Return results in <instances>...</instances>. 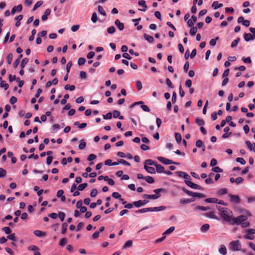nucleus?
I'll list each match as a JSON object with an SVG mask.
<instances>
[{
	"instance_id": "f257e3e1",
	"label": "nucleus",
	"mask_w": 255,
	"mask_h": 255,
	"mask_svg": "<svg viewBox=\"0 0 255 255\" xmlns=\"http://www.w3.org/2000/svg\"><path fill=\"white\" fill-rule=\"evenodd\" d=\"M218 209L220 211L221 218L231 224L233 218L232 212L228 208L220 206L218 207Z\"/></svg>"
},
{
	"instance_id": "f03ea898",
	"label": "nucleus",
	"mask_w": 255,
	"mask_h": 255,
	"mask_svg": "<svg viewBox=\"0 0 255 255\" xmlns=\"http://www.w3.org/2000/svg\"><path fill=\"white\" fill-rule=\"evenodd\" d=\"M247 215H241L235 218L233 217L231 224L232 225H241L242 227H247L250 226V223L247 221Z\"/></svg>"
},
{
	"instance_id": "7ed1b4c3",
	"label": "nucleus",
	"mask_w": 255,
	"mask_h": 255,
	"mask_svg": "<svg viewBox=\"0 0 255 255\" xmlns=\"http://www.w3.org/2000/svg\"><path fill=\"white\" fill-rule=\"evenodd\" d=\"M165 208L164 206H160L159 207H154V208H143L140 210H138L135 211L137 213H143L146 212L147 211H159L162 210H163Z\"/></svg>"
},
{
	"instance_id": "20e7f679",
	"label": "nucleus",
	"mask_w": 255,
	"mask_h": 255,
	"mask_svg": "<svg viewBox=\"0 0 255 255\" xmlns=\"http://www.w3.org/2000/svg\"><path fill=\"white\" fill-rule=\"evenodd\" d=\"M241 244L239 240L230 243V249L233 251H239L241 250Z\"/></svg>"
},
{
	"instance_id": "39448f33",
	"label": "nucleus",
	"mask_w": 255,
	"mask_h": 255,
	"mask_svg": "<svg viewBox=\"0 0 255 255\" xmlns=\"http://www.w3.org/2000/svg\"><path fill=\"white\" fill-rule=\"evenodd\" d=\"M163 190V189H161V188L155 189L153 190V192L156 193L155 194H154V195L145 194L144 195V197L147 198V199H156L160 197L161 195L160 194V192H161Z\"/></svg>"
},
{
	"instance_id": "423d86ee",
	"label": "nucleus",
	"mask_w": 255,
	"mask_h": 255,
	"mask_svg": "<svg viewBox=\"0 0 255 255\" xmlns=\"http://www.w3.org/2000/svg\"><path fill=\"white\" fill-rule=\"evenodd\" d=\"M254 234H255V229H249L247 231V233L245 236V238L249 240H253L254 238Z\"/></svg>"
},
{
	"instance_id": "0eeeda50",
	"label": "nucleus",
	"mask_w": 255,
	"mask_h": 255,
	"mask_svg": "<svg viewBox=\"0 0 255 255\" xmlns=\"http://www.w3.org/2000/svg\"><path fill=\"white\" fill-rule=\"evenodd\" d=\"M157 159L159 161L163 163V164L169 165L173 163V161L171 160L167 159L163 157H158Z\"/></svg>"
},
{
	"instance_id": "6e6552de",
	"label": "nucleus",
	"mask_w": 255,
	"mask_h": 255,
	"mask_svg": "<svg viewBox=\"0 0 255 255\" xmlns=\"http://www.w3.org/2000/svg\"><path fill=\"white\" fill-rule=\"evenodd\" d=\"M148 201L147 200H138L137 201L134 202L133 203V205H134L136 207H139L140 206H143L148 203Z\"/></svg>"
},
{
	"instance_id": "1a4fd4ad",
	"label": "nucleus",
	"mask_w": 255,
	"mask_h": 255,
	"mask_svg": "<svg viewBox=\"0 0 255 255\" xmlns=\"http://www.w3.org/2000/svg\"><path fill=\"white\" fill-rule=\"evenodd\" d=\"M197 21V17L195 15L191 16V19H190L187 21V25L189 27H192L194 25V23Z\"/></svg>"
},
{
	"instance_id": "9d476101",
	"label": "nucleus",
	"mask_w": 255,
	"mask_h": 255,
	"mask_svg": "<svg viewBox=\"0 0 255 255\" xmlns=\"http://www.w3.org/2000/svg\"><path fill=\"white\" fill-rule=\"evenodd\" d=\"M230 201L232 202L236 203H239L240 202V198L238 195H230Z\"/></svg>"
},
{
	"instance_id": "9b49d317",
	"label": "nucleus",
	"mask_w": 255,
	"mask_h": 255,
	"mask_svg": "<svg viewBox=\"0 0 255 255\" xmlns=\"http://www.w3.org/2000/svg\"><path fill=\"white\" fill-rule=\"evenodd\" d=\"M22 6L21 4H19L17 6H14L11 10V13L13 14L15 12H20L22 10Z\"/></svg>"
},
{
	"instance_id": "f8f14e48",
	"label": "nucleus",
	"mask_w": 255,
	"mask_h": 255,
	"mask_svg": "<svg viewBox=\"0 0 255 255\" xmlns=\"http://www.w3.org/2000/svg\"><path fill=\"white\" fill-rule=\"evenodd\" d=\"M115 24L117 25L120 30H123L124 28V24L123 23L120 22L119 19H116L115 21Z\"/></svg>"
},
{
	"instance_id": "ddd939ff",
	"label": "nucleus",
	"mask_w": 255,
	"mask_h": 255,
	"mask_svg": "<svg viewBox=\"0 0 255 255\" xmlns=\"http://www.w3.org/2000/svg\"><path fill=\"white\" fill-rule=\"evenodd\" d=\"M144 168L146 170V171L150 173L151 174H154L155 173V170L154 168L148 166H146V165H144Z\"/></svg>"
},
{
	"instance_id": "4468645a",
	"label": "nucleus",
	"mask_w": 255,
	"mask_h": 255,
	"mask_svg": "<svg viewBox=\"0 0 255 255\" xmlns=\"http://www.w3.org/2000/svg\"><path fill=\"white\" fill-rule=\"evenodd\" d=\"M195 200V198H191V199H181L180 200V203L181 204H188L191 202H192Z\"/></svg>"
},
{
	"instance_id": "2eb2a0df",
	"label": "nucleus",
	"mask_w": 255,
	"mask_h": 255,
	"mask_svg": "<svg viewBox=\"0 0 255 255\" xmlns=\"http://www.w3.org/2000/svg\"><path fill=\"white\" fill-rule=\"evenodd\" d=\"M155 166L156 167V171L158 173H163L164 172V168L162 165L156 163L155 164Z\"/></svg>"
},
{
	"instance_id": "dca6fc26",
	"label": "nucleus",
	"mask_w": 255,
	"mask_h": 255,
	"mask_svg": "<svg viewBox=\"0 0 255 255\" xmlns=\"http://www.w3.org/2000/svg\"><path fill=\"white\" fill-rule=\"evenodd\" d=\"M51 10L49 8L46 9L44 14L42 16V20L44 21L47 19L48 16L50 14Z\"/></svg>"
},
{
	"instance_id": "f3484780",
	"label": "nucleus",
	"mask_w": 255,
	"mask_h": 255,
	"mask_svg": "<svg viewBox=\"0 0 255 255\" xmlns=\"http://www.w3.org/2000/svg\"><path fill=\"white\" fill-rule=\"evenodd\" d=\"M255 37L251 33H245L244 39L246 41L253 40Z\"/></svg>"
},
{
	"instance_id": "a211bd4d",
	"label": "nucleus",
	"mask_w": 255,
	"mask_h": 255,
	"mask_svg": "<svg viewBox=\"0 0 255 255\" xmlns=\"http://www.w3.org/2000/svg\"><path fill=\"white\" fill-rule=\"evenodd\" d=\"M220 254H222L223 255H226L227 254V250L226 248L224 245H222L220 246V248L219 250Z\"/></svg>"
},
{
	"instance_id": "6ab92c4d",
	"label": "nucleus",
	"mask_w": 255,
	"mask_h": 255,
	"mask_svg": "<svg viewBox=\"0 0 255 255\" xmlns=\"http://www.w3.org/2000/svg\"><path fill=\"white\" fill-rule=\"evenodd\" d=\"M218 199L216 198H209L206 199L205 200V201L206 202L209 203H217L218 202Z\"/></svg>"
},
{
	"instance_id": "aec40b11",
	"label": "nucleus",
	"mask_w": 255,
	"mask_h": 255,
	"mask_svg": "<svg viewBox=\"0 0 255 255\" xmlns=\"http://www.w3.org/2000/svg\"><path fill=\"white\" fill-rule=\"evenodd\" d=\"M212 6L215 9H217L218 8L221 7L223 6L222 3H219L217 1H215L212 3Z\"/></svg>"
},
{
	"instance_id": "412c9836",
	"label": "nucleus",
	"mask_w": 255,
	"mask_h": 255,
	"mask_svg": "<svg viewBox=\"0 0 255 255\" xmlns=\"http://www.w3.org/2000/svg\"><path fill=\"white\" fill-rule=\"evenodd\" d=\"M144 38L150 43H152L154 41L153 37L148 34H144Z\"/></svg>"
},
{
	"instance_id": "4be33fe9",
	"label": "nucleus",
	"mask_w": 255,
	"mask_h": 255,
	"mask_svg": "<svg viewBox=\"0 0 255 255\" xmlns=\"http://www.w3.org/2000/svg\"><path fill=\"white\" fill-rule=\"evenodd\" d=\"M132 242L131 240H128L126 242V243L125 244V245L123 247V249H127L128 248H129L132 246Z\"/></svg>"
},
{
	"instance_id": "5701e85b",
	"label": "nucleus",
	"mask_w": 255,
	"mask_h": 255,
	"mask_svg": "<svg viewBox=\"0 0 255 255\" xmlns=\"http://www.w3.org/2000/svg\"><path fill=\"white\" fill-rule=\"evenodd\" d=\"M34 234L37 237H42L45 235V233L39 230H35L34 231Z\"/></svg>"
},
{
	"instance_id": "b1692460",
	"label": "nucleus",
	"mask_w": 255,
	"mask_h": 255,
	"mask_svg": "<svg viewBox=\"0 0 255 255\" xmlns=\"http://www.w3.org/2000/svg\"><path fill=\"white\" fill-rule=\"evenodd\" d=\"M209 228H210L209 225L208 224H205L202 225V227H201V231L202 232H205L209 229Z\"/></svg>"
},
{
	"instance_id": "393cba45",
	"label": "nucleus",
	"mask_w": 255,
	"mask_h": 255,
	"mask_svg": "<svg viewBox=\"0 0 255 255\" xmlns=\"http://www.w3.org/2000/svg\"><path fill=\"white\" fill-rule=\"evenodd\" d=\"M156 163H155L154 161L152 160L151 159H147L144 162V165H146V166L148 165H154L156 164Z\"/></svg>"
},
{
	"instance_id": "a878e982",
	"label": "nucleus",
	"mask_w": 255,
	"mask_h": 255,
	"mask_svg": "<svg viewBox=\"0 0 255 255\" xmlns=\"http://www.w3.org/2000/svg\"><path fill=\"white\" fill-rule=\"evenodd\" d=\"M191 29L190 30V34L192 35V36H194L195 35V34L197 33V27H195V26H192L191 27Z\"/></svg>"
},
{
	"instance_id": "bb28decb",
	"label": "nucleus",
	"mask_w": 255,
	"mask_h": 255,
	"mask_svg": "<svg viewBox=\"0 0 255 255\" xmlns=\"http://www.w3.org/2000/svg\"><path fill=\"white\" fill-rule=\"evenodd\" d=\"M210 209L209 207H204L201 206H198L195 208V210H202V211H207Z\"/></svg>"
},
{
	"instance_id": "cd10ccee",
	"label": "nucleus",
	"mask_w": 255,
	"mask_h": 255,
	"mask_svg": "<svg viewBox=\"0 0 255 255\" xmlns=\"http://www.w3.org/2000/svg\"><path fill=\"white\" fill-rule=\"evenodd\" d=\"M144 179L148 183H151H151H153L154 182V179L152 177H151V176H145L144 177Z\"/></svg>"
},
{
	"instance_id": "c85d7f7f",
	"label": "nucleus",
	"mask_w": 255,
	"mask_h": 255,
	"mask_svg": "<svg viewBox=\"0 0 255 255\" xmlns=\"http://www.w3.org/2000/svg\"><path fill=\"white\" fill-rule=\"evenodd\" d=\"M175 229V227H170L168 229H167L163 234L162 235H168V234H171V233H172L173 232V231Z\"/></svg>"
},
{
	"instance_id": "c756f323",
	"label": "nucleus",
	"mask_w": 255,
	"mask_h": 255,
	"mask_svg": "<svg viewBox=\"0 0 255 255\" xmlns=\"http://www.w3.org/2000/svg\"><path fill=\"white\" fill-rule=\"evenodd\" d=\"M68 226V224L66 223H64L62 225V231L61 233L62 234H65L67 231V228Z\"/></svg>"
},
{
	"instance_id": "7c9ffc66",
	"label": "nucleus",
	"mask_w": 255,
	"mask_h": 255,
	"mask_svg": "<svg viewBox=\"0 0 255 255\" xmlns=\"http://www.w3.org/2000/svg\"><path fill=\"white\" fill-rule=\"evenodd\" d=\"M67 243V239L66 238H63L60 240L59 246L63 247Z\"/></svg>"
},
{
	"instance_id": "2f4dec72",
	"label": "nucleus",
	"mask_w": 255,
	"mask_h": 255,
	"mask_svg": "<svg viewBox=\"0 0 255 255\" xmlns=\"http://www.w3.org/2000/svg\"><path fill=\"white\" fill-rule=\"evenodd\" d=\"M175 137L176 141L178 143H180L182 140V136H181V134L179 133H176Z\"/></svg>"
},
{
	"instance_id": "473e14b6",
	"label": "nucleus",
	"mask_w": 255,
	"mask_h": 255,
	"mask_svg": "<svg viewBox=\"0 0 255 255\" xmlns=\"http://www.w3.org/2000/svg\"><path fill=\"white\" fill-rule=\"evenodd\" d=\"M206 217L210 218H212V219H216L217 218L216 216L214 214V213L213 212H209L206 213Z\"/></svg>"
},
{
	"instance_id": "72a5a7b5",
	"label": "nucleus",
	"mask_w": 255,
	"mask_h": 255,
	"mask_svg": "<svg viewBox=\"0 0 255 255\" xmlns=\"http://www.w3.org/2000/svg\"><path fill=\"white\" fill-rule=\"evenodd\" d=\"M87 185H88L87 183H86L80 184L78 186L77 189L79 191H82L87 186Z\"/></svg>"
},
{
	"instance_id": "f704fd0d",
	"label": "nucleus",
	"mask_w": 255,
	"mask_h": 255,
	"mask_svg": "<svg viewBox=\"0 0 255 255\" xmlns=\"http://www.w3.org/2000/svg\"><path fill=\"white\" fill-rule=\"evenodd\" d=\"M228 190L226 188H221L220 189L218 192V194L219 195H223L226 193H227Z\"/></svg>"
},
{
	"instance_id": "c9c22d12",
	"label": "nucleus",
	"mask_w": 255,
	"mask_h": 255,
	"mask_svg": "<svg viewBox=\"0 0 255 255\" xmlns=\"http://www.w3.org/2000/svg\"><path fill=\"white\" fill-rule=\"evenodd\" d=\"M28 61L29 60L27 58H25L22 60L20 64L22 69L25 67V65L28 63Z\"/></svg>"
},
{
	"instance_id": "e433bc0d",
	"label": "nucleus",
	"mask_w": 255,
	"mask_h": 255,
	"mask_svg": "<svg viewBox=\"0 0 255 255\" xmlns=\"http://www.w3.org/2000/svg\"><path fill=\"white\" fill-rule=\"evenodd\" d=\"M0 86L1 87L4 88L5 90H7L9 87L8 85L4 81H1Z\"/></svg>"
},
{
	"instance_id": "4c0bfd02",
	"label": "nucleus",
	"mask_w": 255,
	"mask_h": 255,
	"mask_svg": "<svg viewBox=\"0 0 255 255\" xmlns=\"http://www.w3.org/2000/svg\"><path fill=\"white\" fill-rule=\"evenodd\" d=\"M193 196L201 198L206 197L205 195L202 194V193H197V192H194Z\"/></svg>"
},
{
	"instance_id": "58836bf2",
	"label": "nucleus",
	"mask_w": 255,
	"mask_h": 255,
	"mask_svg": "<svg viewBox=\"0 0 255 255\" xmlns=\"http://www.w3.org/2000/svg\"><path fill=\"white\" fill-rule=\"evenodd\" d=\"M75 86L74 85H70L67 84L65 86V89L66 90H70V91H73V90H75Z\"/></svg>"
},
{
	"instance_id": "ea45409f",
	"label": "nucleus",
	"mask_w": 255,
	"mask_h": 255,
	"mask_svg": "<svg viewBox=\"0 0 255 255\" xmlns=\"http://www.w3.org/2000/svg\"><path fill=\"white\" fill-rule=\"evenodd\" d=\"M115 31L116 29L115 27L113 26H110L107 29V32L109 34H113L115 32Z\"/></svg>"
},
{
	"instance_id": "a19ab883",
	"label": "nucleus",
	"mask_w": 255,
	"mask_h": 255,
	"mask_svg": "<svg viewBox=\"0 0 255 255\" xmlns=\"http://www.w3.org/2000/svg\"><path fill=\"white\" fill-rule=\"evenodd\" d=\"M91 20L94 23H95L97 21L98 16H97V13L96 12H94L92 14Z\"/></svg>"
},
{
	"instance_id": "79ce46f5",
	"label": "nucleus",
	"mask_w": 255,
	"mask_h": 255,
	"mask_svg": "<svg viewBox=\"0 0 255 255\" xmlns=\"http://www.w3.org/2000/svg\"><path fill=\"white\" fill-rule=\"evenodd\" d=\"M42 3H43L42 1L40 0V1H37L34 5L33 10H36L38 7H40L42 4Z\"/></svg>"
},
{
	"instance_id": "37998d69",
	"label": "nucleus",
	"mask_w": 255,
	"mask_h": 255,
	"mask_svg": "<svg viewBox=\"0 0 255 255\" xmlns=\"http://www.w3.org/2000/svg\"><path fill=\"white\" fill-rule=\"evenodd\" d=\"M13 55L11 53H9L8 54L7 56V61L8 64H10L11 63L12 60Z\"/></svg>"
},
{
	"instance_id": "c03bdc74",
	"label": "nucleus",
	"mask_w": 255,
	"mask_h": 255,
	"mask_svg": "<svg viewBox=\"0 0 255 255\" xmlns=\"http://www.w3.org/2000/svg\"><path fill=\"white\" fill-rule=\"evenodd\" d=\"M103 118L105 120L111 119L112 118V114L111 112L107 113L106 115H103Z\"/></svg>"
},
{
	"instance_id": "a18cd8bd",
	"label": "nucleus",
	"mask_w": 255,
	"mask_h": 255,
	"mask_svg": "<svg viewBox=\"0 0 255 255\" xmlns=\"http://www.w3.org/2000/svg\"><path fill=\"white\" fill-rule=\"evenodd\" d=\"M98 11L103 15H106V13L105 10L104 9L103 7L101 5H99L98 6Z\"/></svg>"
},
{
	"instance_id": "49530a36",
	"label": "nucleus",
	"mask_w": 255,
	"mask_h": 255,
	"mask_svg": "<svg viewBox=\"0 0 255 255\" xmlns=\"http://www.w3.org/2000/svg\"><path fill=\"white\" fill-rule=\"evenodd\" d=\"M86 59L84 58H80L78 61V64L79 65H83L85 64Z\"/></svg>"
},
{
	"instance_id": "de8ad7c7",
	"label": "nucleus",
	"mask_w": 255,
	"mask_h": 255,
	"mask_svg": "<svg viewBox=\"0 0 255 255\" xmlns=\"http://www.w3.org/2000/svg\"><path fill=\"white\" fill-rule=\"evenodd\" d=\"M112 196H113V197H114L116 199H119V200H120V199H121V194L117 192H113L112 194Z\"/></svg>"
},
{
	"instance_id": "09e8293b",
	"label": "nucleus",
	"mask_w": 255,
	"mask_h": 255,
	"mask_svg": "<svg viewBox=\"0 0 255 255\" xmlns=\"http://www.w3.org/2000/svg\"><path fill=\"white\" fill-rule=\"evenodd\" d=\"M7 238V239H9L10 240H12L13 241H16V237L15 236V234H14V233L8 235Z\"/></svg>"
},
{
	"instance_id": "8fccbe9b",
	"label": "nucleus",
	"mask_w": 255,
	"mask_h": 255,
	"mask_svg": "<svg viewBox=\"0 0 255 255\" xmlns=\"http://www.w3.org/2000/svg\"><path fill=\"white\" fill-rule=\"evenodd\" d=\"M239 41L240 38H237L236 39L234 40L231 44V47L233 48L236 47Z\"/></svg>"
},
{
	"instance_id": "3c124183",
	"label": "nucleus",
	"mask_w": 255,
	"mask_h": 255,
	"mask_svg": "<svg viewBox=\"0 0 255 255\" xmlns=\"http://www.w3.org/2000/svg\"><path fill=\"white\" fill-rule=\"evenodd\" d=\"M2 230L4 231L6 234H9L11 231L8 227H5L2 229Z\"/></svg>"
},
{
	"instance_id": "603ef678",
	"label": "nucleus",
	"mask_w": 255,
	"mask_h": 255,
	"mask_svg": "<svg viewBox=\"0 0 255 255\" xmlns=\"http://www.w3.org/2000/svg\"><path fill=\"white\" fill-rule=\"evenodd\" d=\"M203 142L200 139H198L196 142V146L197 147H201L203 146Z\"/></svg>"
},
{
	"instance_id": "864d4df0",
	"label": "nucleus",
	"mask_w": 255,
	"mask_h": 255,
	"mask_svg": "<svg viewBox=\"0 0 255 255\" xmlns=\"http://www.w3.org/2000/svg\"><path fill=\"white\" fill-rule=\"evenodd\" d=\"M236 161L237 162H240L241 164H242L243 165H245L246 163V161H245V160L244 158H241V157H238L236 159Z\"/></svg>"
},
{
	"instance_id": "5fc2aeb1",
	"label": "nucleus",
	"mask_w": 255,
	"mask_h": 255,
	"mask_svg": "<svg viewBox=\"0 0 255 255\" xmlns=\"http://www.w3.org/2000/svg\"><path fill=\"white\" fill-rule=\"evenodd\" d=\"M196 123L199 126H202L204 124V120L199 118L196 119Z\"/></svg>"
},
{
	"instance_id": "6e6d98bb",
	"label": "nucleus",
	"mask_w": 255,
	"mask_h": 255,
	"mask_svg": "<svg viewBox=\"0 0 255 255\" xmlns=\"http://www.w3.org/2000/svg\"><path fill=\"white\" fill-rule=\"evenodd\" d=\"M97 194H98V191H97V189H93L92 190V191L91 192L90 196L92 197H95L97 196Z\"/></svg>"
},
{
	"instance_id": "4d7b16f0",
	"label": "nucleus",
	"mask_w": 255,
	"mask_h": 255,
	"mask_svg": "<svg viewBox=\"0 0 255 255\" xmlns=\"http://www.w3.org/2000/svg\"><path fill=\"white\" fill-rule=\"evenodd\" d=\"M166 83L169 87H170L171 88H174V86L173 85L171 81H170V80L169 78H167L166 79Z\"/></svg>"
},
{
	"instance_id": "13d9d810",
	"label": "nucleus",
	"mask_w": 255,
	"mask_h": 255,
	"mask_svg": "<svg viewBox=\"0 0 255 255\" xmlns=\"http://www.w3.org/2000/svg\"><path fill=\"white\" fill-rule=\"evenodd\" d=\"M119 162L120 163H121V164H123L125 165H126V166H129L130 165V163L129 162H128V161H127L126 160H124V159H120L119 160Z\"/></svg>"
},
{
	"instance_id": "bf43d9fd",
	"label": "nucleus",
	"mask_w": 255,
	"mask_h": 255,
	"mask_svg": "<svg viewBox=\"0 0 255 255\" xmlns=\"http://www.w3.org/2000/svg\"><path fill=\"white\" fill-rule=\"evenodd\" d=\"M219 39V37H217L215 39H212L210 41V44L211 46H215L216 44V40Z\"/></svg>"
},
{
	"instance_id": "052dcab7",
	"label": "nucleus",
	"mask_w": 255,
	"mask_h": 255,
	"mask_svg": "<svg viewBox=\"0 0 255 255\" xmlns=\"http://www.w3.org/2000/svg\"><path fill=\"white\" fill-rule=\"evenodd\" d=\"M244 181V179L241 177H237L235 180V183L237 184H239L242 183Z\"/></svg>"
},
{
	"instance_id": "680f3d73",
	"label": "nucleus",
	"mask_w": 255,
	"mask_h": 255,
	"mask_svg": "<svg viewBox=\"0 0 255 255\" xmlns=\"http://www.w3.org/2000/svg\"><path fill=\"white\" fill-rule=\"evenodd\" d=\"M212 171H213L215 172H217V173L222 172L223 171V170L218 166L213 167L212 169Z\"/></svg>"
},
{
	"instance_id": "e2e57ef3",
	"label": "nucleus",
	"mask_w": 255,
	"mask_h": 255,
	"mask_svg": "<svg viewBox=\"0 0 255 255\" xmlns=\"http://www.w3.org/2000/svg\"><path fill=\"white\" fill-rule=\"evenodd\" d=\"M28 249L29 251H34V252L36 251L37 250H39L38 248L34 245L30 246L28 248Z\"/></svg>"
},
{
	"instance_id": "0e129e2a",
	"label": "nucleus",
	"mask_w": 255,
	"mask_h": 255,
	"mask_svg": "<svg viewBox=\"0 0 255 255\" xmlns=\"http://www.w3.org/2000/svg\"><path fill=\"white\" fill-rule=\"evenodd\" d=\"M97 156L96 155L94 154H91L90 155H89V156H88V158H87V160L88 161H92L94 159H95L96 158Z\"/></svg>"
},
{
	"instance_id": "69168bd1",
	"label": "nucleus",
	"mask_w": 255,
	"mask_h": 255,
	"mask_svg": "<svg viewBox=\"0 0 255 255\" xmlns=\"http://www.w3.org/2000/svg\"><path fill=\"white\" fill-rule=\"evenodd\" d=\"M86 145V143L85 141H81L79 145V148L80 149H83Z\"/></svg>"
},
{
	"instance_id": "338daca9",
	"label": "nucleus",
	"mask_w": 255,
	"mask_h": 255,
	"mask_svg": "<svg viewBox=\"0 0 255 255\" xmlns=\"http://www.w3.org/2000/svg\"><path fill=\"white\" fill-rule=\"evenodd\" d=\"M120 115V112L119 111L115 110L113 111V117L114 118L119 117Z\"/></svg>"
},
{
	"instance_id": "774afa93",
	"label": "nucleus",
	"mask_w": 255,
	"mask_h": 255,
	"mask_svg": "<svg viewBox=\"0 0 255 255\" xmlns=\"http://www.w3.org/2000/svg\"><path fill=\"white\" fill-rule=\"evenodd\" d=\"M136 86L138 90H140L142 88V83L139 81L136 82Z\"/></svg>"
}]
</instances>
